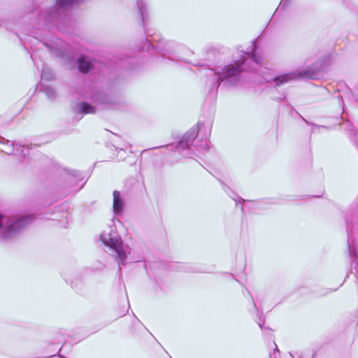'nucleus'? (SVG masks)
Listing matches in <instances>:
<instances>
[{
    "label": "nucleus",
    "mask_w": 358,
    "mask_h": 358,
    "mask_svg": "<svg viewBox=\"0 0 358 358\" xmlns=\"http://www.w3.org/2000/svg\"><path fill=\"white\" fill-rule=\"evenodd\" d=\"M42 90L48 99H54L56 96L55 90L50 86L43 85Z\"/></svg>",
    "instance_id": "17"
},
{
    "label": "nucleus",
    "mask_w": 358,
    "mask_h": 358,
    "mask_svg": "<svg viewBox=\"0 0 358 358\" xmlns=\"http://www.w3.org/2000/svg\"><path fill=\"white\" fill-rule=\"evenodd\" d=\"M205 128V124L203 122H198V124L192 127L187 131L181 140L175 148L176 151L178 152L184 157H191L192 155H196L197 152H203L209 149L208 147V134L202 137L199 144H197L198 140L196 136L198 134Z\"/></svg>",
    "instance_id": "3"
},
{
    "label": "nucleus",
    "mask_w": 358,
    "mask_h": 358,
    "mask_svg": "<svg viewBox=\"0 0 358 358\" xmlns=\"http://www.w3.org/2000/svg\"><path fill=\"white\" fill-rule=\"evenodd\" d=\"M1 143L3 144V148L1 149V150L5 152L7 155H15L24 156L25 154L24 151L26 150V148L24 145H17V148H15V145L13 142H10L8 140L5 139L4 138H0Z\"/></svg>",
    "instance_id": "11"
},
{
    "label": "nucleus",
    "mask_w": 358,
    "mask_h": 358,
    "mask_svg": "<svg viewBox=\"0 0 358 358\" xmlns=\"http://www.w3.org/2000/svg\"><path fill=\"white\" fill-rule=\"evenodd\" d=\"M249 204L255 206V205H256V203L244 201V204L242 206V210L243 212H245L246 210V209L249 206Z\"/></svg>",
    "instance_id": "19"
},
{
    "label": "nucleus",
    "mask_w": 358,
    "mask_h": 358,
    "mask_svg": "<svg viewBox=\"0 0 358 358\" xmlns=\"http://www.w3.org/2000/svg\"><path fill=\"white\" fill-rule=\"evenodd\" d=\"M351 220L350 221V218L348 217L346 223H347V231H348V252H349V257L352 261L351 262V267H354L355 269H356L357 266H358V245L357 244V242L353 238L352 234V220L357 219V215H352V217L350 218Z\"/></svg>",
    "instance_id": "8"
},
{
    "label": "nucleus",
    "mask_w": 358,
    "mask_h": 358,
    "mask_svg": "<svg viewBox=\"0 0 358 358\" xmlns=\"http://www.w3.org/2000/svg\"><path fill=\"white\" fill-rule=\"evenodd\" d=\"M127 148V147H125V148H124V149H123V148H120L119 150H117V151L118 154H121V155H120V157L118 158V159H119V160H122V159H125V157H126V155H125V154H126L125 150H126Z\"/></svg>",
    "instance_id": "18"
},
{
    "label": "nucleus",
    "mask_w": 358,
    "mask_h": 358,
    "mask_svg": "<svg viewBox=\"0 0 358 358\" xmlns=\"http://www.w3.org/2000/svg\"><path fill=\"white\" fill-rule=\"evenodd\" d=\"M124 208V201L121 196L120 192H113V209L115 216L122 215Z\"/></svg>",
    "instance_id": "12"
},
{
    "label": "nucleus",
    "mask_w": 358,
    "mask_h": 358,
    "mask_svg": "<svg viewBox=\"0 0 358 358\" xmlns=\"http://www.w3.org/2000/svg\"><path fill=\"white\" fill-rule=\"evenodd\" d=\"M84 98L89 97L92 102L105 109H115L117 105V101L112 96L103 94L97 90H92L89 96L83 95Z\"/></svg>",
    "instance_id": "9"
},
{
    "label": "nucleus",
    "mask_w": 358,
    "mask_h": 358,
    "mask_svg": "<svg viewBox=\"0 0 358 358\" xmlns=\"http://www.w3.org/2000/svg\"><path fill=\"white\" fill-rule=\"evenodd\" d=\"M34 41H38L39 43H41L52 53H59L64 49V42L55 36L50 38L49 36H42L37 34L36 36H33L29 39V43L31 44L32 49H34L32 44L34 45Z\"/></svg>",
    "instance_id": "7"
},
{
    "label": "nucleus",
    "mask_w": 358,
    "mask_h": 358,
    "mask_svg": "<svg viewBox=\"0 0 358 358\" xmlns=\"http://www.w3.org/2000/svg\"><path fill=\"white\" fill-rule=\"evenodd\" d=\"M252 299L253 306H254V308L255 309L256 315H257L256 322L258 324L259 327L261 329H263V327H264V317L262 316V313L257 309L256 303H255L254 299Z\"/></svg>",
    "instance_id": "16"
},
{
    "label": "nucleus",
    "mask_w": 358,
    "mask_h": 358,
    "mask_svg": "<svg viewBox=\"0 0 358 358\" xmlns=\"http://www.w3.org/2000/svg\"><path fill=\"white\" fill-rule=\"evenodd\" d=\"M78 69L83 73L88 72L94 65L85 56H80L78 59Z\"/></svg>",
    "instance_id": "13"
},
{
    "label": "nucleus",
    "mask_w": 358,
    "mask_h": 358,
    "mask_svg": "<svg viewBox=\"0 0 358 358\" xmlns=\"http://www.w3.org/2000/svg\"><path fill=\"white\" fill-rule=\"evenodd\" d=\"M1 226L3 228L2 236L10 238L31 222L33 217L26 215L20 217L1 216Z\"/></svg>",
    "instance_id": "6"
},
{
    "label": "nucleus",
    "mask_w": 358,
    "mask_h": 358,
    "mask_svg": "<svg viewBox=\"0 0 358 358\" xmlns=\"http://www.w3.org/2000/svg\"><path fill=\"white\" fill-rule=\"evenodd\" d=\"M81 174L78 171H71L67 172L64 177V191L66 194L78 192L82 189L83 185H80V182L82 181Z\"/></svg>",
    "instance_id": "10"
},
{
    "label": "nucleus",
    "mask_w": 358,
    "mask_h": 358,
    "mask_svg": "<svg viewBox=\"0 0 358 358\" xmlns=\"http://www.w3.org/2000/svg\"><path fill=\"white\" fill-rule=\"evenodd\" d=\"M111 222L113 226L110 225L109 231H104L101 234L100 238L102 243L113 252L112 255L117 263L120 271L122 266L127 264V259L131 254V248L128 245L123 243L120 236L117 234L114 226L115 218H113Z\"/></svg>",
    "instance_id": "4"
},
{
    "label": "nucleus",
    "mask_w": 358,
    "mask_h": 358,
    "mask_svg": "<svg viewBox=\"0 0 358 358\" xmlns=\"http://www.w3.org/2000/svg\"><path fill=\"white\" fill-rule=\"evenodd\" d=\"M287 3V0H282L280 3L279 7L278 8V10H279L280 8H283L286 6V4Z\"/></svg>",
    "instance_id": "20"
},
{
    "label": "nucleus",
    "mask_w": 358,
    "mask_h": 358,
    "mask_svg": "<svg viewBox=\"0 0 358 358\" xmlns=\"http://www.w3.org/2000/svg\"><path fill=\"white\" fill-rule=\"evenodd\" d=\"M138 12L141 15L145 37L141 39L139 48L143 50L151 51L155 49L163 57L177 62L190 63L186 58L193 52L183 45L175 41H167L148 27L149 18L147 3L143 0L136 1Z\"/></svg>",
    "instance_id": "2"
},
{
    "label": "nucleus",
    "mask_w": 358,
    "mask_h": 358,
    "mask_svg": "<svg viewBox=\"0 0 358 358\" xmlns=\"http://www.w3.org/2000/svg\"><path fill=\"white\" fill-rule=\"evenodd\" d=\"M78 110L83 114H93L96 112V108L87 102H81L78 105Z\"/></svg>",
    "instance_id": "14"
},
{
    "label": "nucleus",
    "mask_w": 358,
    "mask_h": 358,
    "mask_svg": "<svg viewBox=\"0 0 358 358\" xmlns=\"http://www.w3.org/2000/svg\"><path fill=\"white\" fill-rule=\"evenodd\" d=\"M57 7H53L46 11L45 13H41L38 19L43 20V23L46 27H56L59 31H64L59 27V23L64 21L62 15V8H68L74 3H80L85 0H57Z\"/></svg>",
    "instance_id": "5"
},
{
    "label": "nucleus",
    "mask_w": 358,
    "mask_h": 358,
    "mask_svg": "<svg viewBox=\"0 0 358 358\" xmlns=\"http://www.w3.org/2000/svg\"><path fill=\"white\" fill-rule=\"evenodd\" d=\"M54 78H55V75L50 68H48L47 66H44L42 69V71H41V78L42 79L46 80H50L54 79Z\"/></svg>",
    "instance_id": "15"
},
{
    "label": "nucleus",
    "mask_w": 358,
    "mask_h": 358,
    "mask_svg": "<svg viewBox=\"0 0 358 358\" xmlns=\"http://www.w3.org/2000/svg\"><path fill=\"white\" fill-rule=\"evenodd\" d=\"M193 65L196 66H203V67L209 66L206 62H197V63L193 64Z\"/></svg>",
    "instance_id": "21"
},
{
    "label": "nucleus",
    "mask_w": 358,
    "mask_h": 358,
    "mask_svg": "<svg viewBox=\"0 0 358 358\" xmlns=\"http://www.w3.org/2000/svg\"><path fill=\"white\" fill-rule=\"evenodd\" d=\"M356 277L358 279V272L356 273Z\"/></svg>",
    "instance_id": "22"
},
{
    "label": "nucleus",
    "mask_w": 358,
    "mask_h": 358,
    "mask_svg": "<svg viewBox=\"0 0 358 358\" xmlns=\"http://www.w3.org/2000/svg\"><path fill=\"white\" fill-rule=\"evenodd\" d=\"M264 59L259 55L255 42L253 41L247 51L243 52L241 59L224 66L219 71L208 68L206 71V87L209 92L215 94L221 83L234 85L240 79L242 71L255 72V80L258 83L272 81L275 87L287 83L306 76L305 73L292 71L271 78L264 67Z\"/></svg>",
    "instance_id": "1"
}]
</instances>
